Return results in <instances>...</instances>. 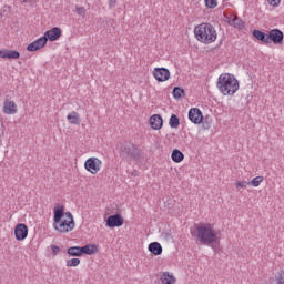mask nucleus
<instances>
[{
	"label": "nucleus",
	"instance_id": "a211bd4d",
	"mask_svg": "<svg viewBox=\"0 0 284 284\" xmlns=\"http://www.w3.org/2000/svg\"><path fill=\"white\" fill-rule=\"evenodd\" d=\"M148 250L154 256H161L163 254V246H161V243L159 242L150 243Z\"/></svg>",
	"mask_w": 284,
	"mask_h": 284
},
{
	"label": "nucleus",
	"instance_id": "f8f14e48",
	"mask_svg": "<svg viewBox=\"0 0 284 284\" xmlns=\"http://www.w3.org/2000/svg\"><path fill=\"white\" fill-rule=\"evenodd\" d=\"M14 236L17 241H26L28 239V225L19 223L14 229Z\"/></svg>",
	"mask_w": 284,
	"mask_h": 284
},
{
	"label": "nucleus",
	"instance_id": "f03ea898",
	"mask_svg": "<svg viewBox=\"0 0 284 284\" xmlns=\"http://www.w3.org/2000/svg\"><path fill=\"white\" fill-rule=\"evenodd\" d=\"M216 88L223 97H234L239 92V80L234 74L222 73L216 82Z\"/></svg>",
	"mask_w": 284,
	"mask_h": 284
},
{
	"label": "nucleus",
	"instance_id": "6e6552de",
	"mask_svg": "<svg viewBox=\"0 0 284 284\" xmlns=\"http://www.w3.org/2000/svg\"><path fill=\"white\" fill-rule=\"evenodd\" d=\"M2 112L4 114H17L19 112L17 103L10 98V95H7L4 99Z\"/></svg>",
	"mask_w": 284,
	"mask_h": 284
},
{
	"label": "nucleus",
	"instance_id": "4be33fe9",
	"mask_svg": "<svg viewBox=\"0 0 284 284\" xmlns=\"http://www.w3.org/2000/svg\"><path fill=\"white\" fill-rule=\"evenodd\" d=\"M171 159L174 163H181L185 159V154L178 149H174L171 154Z\"/></svg>",
	"mask_w": 284,
	"mask_h": 284
},
{
	"label": "nucleus",
	"instance_id": "9d476101",
	"mask_svg": "<svg viewBox=\"0 0 284 284\" xmlns=\"http://www.w3.org/2000/svg\"><path fill=\"white\" fill-rule=\"evenodd\" d=\"M189 120L191 123L199 125L203 123V112L199 108H191L189 110Z\"/></svg>",
	"mask_w": 284,
	"mask_h": 284
},
{
	"label": "nucleus",
	"instance_id": "f3484780",
	"mask_svg": "<svg viewBox=\"0 0 284 284\" xmlns=\"http://www.w3.org/2000/svg\"><path fill=\"white\" fill-rule=\"evenodd\" d=\"M21 53L17 50H0V59H19Z\"/></svg>",
	"mask_w": 284,
	"mask_h": 284
},
{
	"label": "nucleus",
	"instance_id": "a878e982",
	"mask_svg": "<svg viewBox=\"0 0 284 284\" xmlns=\"http://www.w3.org/2000/svg\"><path fill=\"white\" fill-rule=\"evenodd\" d=\"M263 181H265V178L260 175V176L254 178L252 181H250L247 183V185H252L253 187H258V185H261V183H263Z\"/></svg>",
	"mask_w": 284,
	"mask_h": 284
},
{
	"label": "nucleus",
	"instance_id": "b1692460",
	"mask_svg": "<svg viewBox=\"0 0 284 284\" xmlns=\"http://www.w3.org/2000/svg\"><path fill=\"white\" fill-rule=\"evenodd\" d=\"M169 125L172 129H176L179 128V125H181V120L179 119V116L176 114H172L170 120H169Z\"/></svg>",
	"mask_w": 284,
	"mask_h": 284
},
{
	"label": "nucleus",
	"instance_id": "1a4fd4ad",
	"mask_svg": "<svg viewBox=\"0 0 284 284\" xmlns=\"http://www.w3.org/2000/svg\"><path fill=\"white\" fill-rule=\"evenodd\" d=\"M284 34L281 29H272L268 32V43H274V45H281L283 43Z\"/></svg>",
	"mask_w": 284,
	"mask_h": 284
},
{
	"label": "nucleus",
	"instance_id": "72a5a7b5",
	"mask_svg": "<svg viewBox=\"0 0 284 284\" xmlns=\"http://www.w3.org/2000/svg\"><path fill=\"white\" fill-rule=\"evenodd\" d=\"M109 6L111 8H116V0H109Z\"/></svg>",
	"mask_w": 284,
	"mask_h": 284
},
{
	"label": "nucleus",
	"instance_id": "c85d7f7f",
	"mask_svg": "<svg viewBox=\"0 0 284 284\" xmlns=\"http://www.w3.org/2000/svg\"><path fill=\"white\" fill-rule=\"evenodd\" d=\"M75 12L79 14V17H85V7H75Z\"/></svg>",
	"mask_w": 284,
	"mask_h": 284
},
{
	"label": "nucleus",
	"instance_id": "7ed1b4c3",
	"mask_svg": "<svg viewBox=\"0 0 284 284\" xmlns=\"http://www.w3.org/2000/svg\"><path fill=\"white\" fill-rule=\"evenodd\" d=\"M195 39L204 45L214 43L219 37L216 28L210 22H202L194 28Z\"/></svg>",
	"mask_w": 284,
	"mask_h": 284
},
{
	"label": "nucleus",
	"instance_id": "393cba45",
	"mask_svg": "<svg viewBox=\"0 0 284 284\" xmlns=\"http://www.w3.org/2000/svg\"><path fill=\"white\" fill-rule=\"evenodd\" d=\"M172 94L173 99H182V97H185V90H183L181 87H175Z\"/></svg>",
	"mask_w": 284,
	"mask_h": 284
},
{
	"label": "nucleus",
	"instance_id": "dca6fc26",
	"mask_svg": "<svg viewBox=\"0 0 284 284\" xmlns=\"http://www.w3.org/2000/svg\"><path fill=\"white\" fill-rule=\"evenodd\" d=\"M152 130H161L163 128V118L160 114H154L150 118Z\"/></svg>",
	"mask_w": 284,
	"mask_h": 284
},
{
	"label": "nucleus",
	"instance_id": "7c9ffc66",
	"mask_svg": "<svg viewBox=\"0 0 284 284\" xmlns=\"http://www.w3.org/2000/svg\"><path fill=\"white\" fill-rule=\"evenodd\" d=\"M270 6H273V8H278L281 6V0H267Z\"/></svg>",
	"mask_w": 284,
	"mask_h": 284
},
{
	"label": "nucleus",
	"instance_id": "4468645a",
	"mask_svg": "<svg viewBox=\"0 0 284 284\" xmlns=\"http://www.w3.org/2000/svg\"><path fill=\"white\" fill-rule=\"evenodd\" d=\"M123 225V216L113 214L106 219V227H121Z\"/></svg>",
	"mask_w": 284,
	"mask_h": 284
},
{
	"label": "nucleus",
	"instance_id": "f257e3e1",
	"mask_svg": "<svg viewBox=\"0 0 284 284\" xmlns=\"http://www.w3.org/2000/svg\"><path fill=\"white\" fill-rule=\"evenodd\" d=\"M192 236H196L202 245H214L221 239L219 232L210 223L200 224L196 231L191 232Z\"/></svg>",
	"mask_w": 284,
	"mask_h": 284
},
{
	"label": "nucleus",
	"instance_id": "0eeeda50",
	"mask_svg": "<svg viewBox=\"0 0 284 284\" xmlns=\"http://www.w3.org/2000/svg\"><path fill=\"white\" fill-rule=\"evenodd\" d=\"M101 165H103V162L99 158H89L84 162L87 172H90L91 174H98L101 170Z\"/></svg>",
	"mask_w": 284,
	"mask_h": 284
},
{
	"label": "nucleus",
	"instance_id": "aec40b11",
	"mask_svg": "<svg viewBox=\"0 0 284 284\" xmlns=\"http://www.w3.org/2000/svg\"><path fill=\"white\" fill-rule=\"evenodd\" d=\"M67 120L71 125H81V116L77 111H73L67 115Z\"/></svg>",
	"mask_w": 284,
	"mask_h": 284
},
{
	"label": "nucleus",
	"instance_id": "c756f323",
	"mask_svg": "<svg viewBox=\"0 0 284 284\" xmlns=\"http://www.w3.org/2000/svg\"><path fill=\"white\" fill-rule=\"evenodd\" d=\"M51 250H52V256H58V254L61 253V247H59L54 244L51 245Z\"/></svg>",
	"mask_w": 284,
	"mask_h": 284
},
{
	"label": "nucleus",
	"instance_id": "9b49d317",
	"mask_svg": "<svg viewBox=\"0 0 284 284\" xmlns=\"http://www.w3.org/2000/svg\"><path fill=\"white\" fill-rule=\"evenodd\" d=\"M153 77L159 81V83H163V81H168L170 79V70L166 68H155L153 70Z\"/></svg>",
	"mask_w": 284,
	"mask_h": 284
},
{
	"label": "nucleus",
	"instance_id": "ddd939ff",
	"mask_svg": "<svg viewBox=\"0 0 284 284\" xmlns=\"http://www.w3.org/2000/svg\"><path fill=\"white\" fill-rule=\"evenodd\" d=\"M48 45L47 38L41 37L38 40L33 41L27 47L28 52H37L38 50H41L42 48H45Z\"/></svg>",
	"mask_w": 284,
	"mask_h": 284
},
{
	"label": "nucleus",
	"instance_id": "39448f33",
	"mask_svg": "<svg viewBox=\"0 0 284 284\" xmlns=\"http://www.w3.org/2000/svg\"><path fill=\"white\" fill-rule=\"evenodd\" d=\"M69 256H82L87 254V256H92V254L99 253V246L97 244H85L84 246H71L67 250Z\"/></svg>",
	"mask_w": 284,
	"mask_h": 284
},
{
	"label": "nucleus",
	"instance_id": "6ab92c4d",
	"mask_svg": "<svg viewBox=\"0 0 284 284\" xmlns=\"http://www.w3.org/2000/svg\"><path fill=\"white\" fill-rule=\"evenodd\" d=\"M253 37L254 39H257V41H262V43H265L266 45L270 43L268 34L258 29L253 30Z\"/></svg>",
	"mask_w": 284,
	"mask_h": 284
},
{
	"label": "nucleus",
	"instance_id": "2f4dec72",
	"mask_svg": "<svg viewBox=\"0 0 284 284\" xmlns=\"http://www.w3.org/2000/svg\"><path fill=\"white\" fill-rule=\"evenodd\" d=\"M247 183H250V182H247V181H242V182L239 181V182L235 183V187H247V185H250Z\"/></svg>",
	"mask_w": 284,
	"mask_h": 284
},
{
	"label": "nucleus",
	"instance_id": "473e14b6",
	"mask_svg": "<svg viewBox=\"0 0 284 284\" xmlns=\"http://www.w3.org/2000/svg\"><path fill=\"white\" fill-rule=\"evenodd\" d=\"M276 281V284H284V272L278 273Z\"/></svg>",
	"mask_w": 284,
	"mask_h": 284
},
{
	"label": "nucleus",
	"instance_id": "bb28decb",
	"mask_svg": "<svg viewBox=\"0 0 284 284\" xmlns=\"http://www.w3.org/2000/svg\"><path fill=\"white\" fill-rule=\"evenodd\" d=\"M81 265V260L80 258H71L67 261V267H79Z\"/></svg>",
	"mask_w": 284,
	"mask_h": 284
},
{
	"label": "nucleus",
	"instance_id": "cd10ccee",
	"mask_svg": "<svg viewBox=\"0 0 284 284\" xmlns=\"http://www.w3.org/2000/svg\"><path fill=\"white\" fill-rule=\"evenodd\" d=\"M204 3L209 10H214V8H216V6H219L217 0H204Z\"/></svg>",
	"mask_w": 284,
	"mask_h": 284
},
{
	"label": "nucleus",
	"instance_id": "20e7f679",
	"mask_svg": "<svg viewBox=\"0 0 284 284\" xmlns=\"http://www.w3.org/2000/svg\"><path fill=\"white\" fill-rule=\"evenodd\" d=\"M65 209L63 207V205H58L54 207L53 211V221L55 223L54 227L55 230H58V232H72V230H74V217L72 216V213L64 211ZM68 217V222L67 220L61 221V219H63V216Z\"/></svg>",
	"mask_w": 284,
	"mask_h": 284
},
{
	"label": "nucleus",
	"instance_id": "5701e85b",
	"mask_svg": "<svg viewBox=\"0 0 284 284\" xmlns=\"http://www.w3.org/2000/svg\"><path fill=\"white\" fill-rule=\"evenodd\" d=\"M230 26H233V28H237L239 30H243L245 28V22L239 18L234 17L232 20L229 21Z\"/></svg>",
	"mask_w": 284,
	"mask_h": 284
},
{
	"label": "nucleus",
	"instance_id": "2eb2a0df",
	"mask_svg": "<svg viewBox=\"0 0 284 284\" xmlns=\"http://www.w3.org/2000/svg\"><path fill=\"white\" fill-rule=\"evenodd\" d=\"M44 39L48 41H59L61 39V28L54 27L51 30L44 32Z\"/></svg>",
	"mask_w": 284,
	"mask_h": 284
},
{
	"label": "nucleus",
	"instance_id": "423d86ee",
	"mask_svg": "<svg viewBox=\"0 0 284 284\" xmlns=\"http://www.w3.org/2000/svg\"><path fill=\"white\" fill-rule=\"evenodd\" d=\"M119 154L122 159H133L136 161L139 159V149L133 143H124L120 145Z\"/></svg>",
	"mask_w": 284,
	"mask_h": 284
},
{
	"label": "nucleus",
	"instance_id": "412c9836",
	"mask_svg": "<svg viewBox=\"0 0 284 284\" xmlns=\"http://www.w3.org/2000/svg\"><path fill=\"white\" fill-rule=\"evenodd\" d=\"M160 281L163 284H174V283H176V277H174V275L170 274V272H164L160 276Z\"/></svg>",
	"mask_w": 284,
	"mask_h": 284
}]
</instances>
